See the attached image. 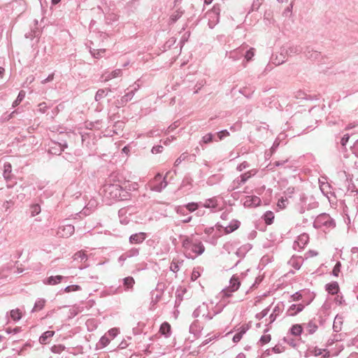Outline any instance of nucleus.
Masks as SVG:
<instances>
[{"instance_id": "nucleus-1", "label": "nucleus", "mask_w": 358, "mask_h": 358, "mask_svg": "<svg viewBox=\"0 0 358 358\" xmlns=\"http://www.w3.org/2000/svg\"><path fill=\"white\" fill-rule=\"evenodd\" d=\"M182 247L185 250V252L190 257H193L191 252L194 254V256L201 254L204 248L201 242L193 243L190 238L186 237L182 241Z\"/></svg>"}, {"instance_id": "nucleus-2", "label": "nucleus", "mask_w": 358, "mask_h": 358, "mask_svg": "<svg viewBox=\"0 0 358 358\" xmlns=\"http://www.w3.org/2000/svg\"><path fill=\"white\" fill-rule=\"evenodd\" d=\"M315 224L317 227H321V226L324 225V226H327L328 227H331L334 225L331 217L327 214H322V215L317 216V217L315 220Z\"/></svg>"}, {"instance_id": "nucleus-3", "label": "nucleus", "mask_w": 358, "mask_h": 358, "mask_svg": "<svg viewBox=\"0 0 358 358\" xmlns=\"http://www.w3.org/2000/svg\"><path fill=\"white\" fill-rule=\"evenodd\" d=\"M240 284L241 282L238 278L236 276H233L230 280V285L223 291L224 294L229 296L231 292H234L239 288Z\"/></svg>"}, {"instance_id": "nucleus-4", "label": "nucleus", "mask_w": 358, "mask_h": 358, "mask_svg": "<svg viewBox=\"0 0 358 358\" xmlns=\"http://www.w3.org/2000/svg\"><path fill=\"white\" fill-rule=\"evenodd\" d=\"M243 203L246 207H256L260 205L261 199L256 196H247Z\"/></svg>"}, {"instance_id": "nucleus-5", "label": "nucleus", "mask_w": 358, "mask_h": 358, "mask_svg": "<svg viewBox=\"0 0 358 358\" xmlns=\"http://www.w3.org/2000/svg\"><path fill=\"white\" fill-rule=\"evenodd\" d=\"M74 233V227L71 224H67L59 228L57 234L62 237H69Z\"/></svg>"}, {"instance_id": "nucleus-6", "label": "nucleus", "mask_w": 358, "mask_h": 358, "mask_svg": "<svg viewBox=\"0 0 358 358\" xmlns=\"http://www.w3.org/2000/svg\"><path fill=\"white\" fill-rule=\"evenodd\" d=\"M146 235L143 232L135 234L130 236L129 241L131 243L138 244L142 243L145 239Z\"/></svg>"}, {"instance_id": "nucleus-7", "label": "nucleus", "mask_w": 358, "mask_h": 358, "mask_svg": "<svg viewBox=\"0 0 358 358\" xmlns=\"http://www.w3.org/2000/svg\"><path fill=\"white\" fill-rule=\"evenodd\" d=\"M303 308L304 306L302 304H293L287 310V314L290 316H294L296 315L298 313L302 311Z\"/></svg>"}, {"instance_id": "nucleus-8", "label": "nucleus", "mask_w": 358, "mask_h": 358, "mask_svg": "<svg viewBox=\"0 0 358 358\" xmlns=\"http://www.w3.org/2000/svg\"><path fill=\"white\" fill-rule=\"evenodd\" d=\"M248 327L247 325H243L238 329V332L234 336L233 341L238 343L241 341L243 335L247 331Z\"/></svg>"}, {"instance_id": "nucleus-9", "label": "nucleus", "mask_w": 358, "mask_h": 358, "mask_svg": "<svg viewBox=\"0 0 358 358\" xmlns=\"http://www.w3.org/2000/svg\"><path fill=\"white\" fill-rule=\"evenodd\" d=\"M326 290L331 294H337L339 290L338 284L336 282L327 284L326 286Z\"/></svg>"}, {"instance_id": "nucleus-10", "label": "nucleus", "mask_w": 358, "mask_h": 358, "mask_svg": "<svg viewBox=\"0 0 358 358\" xmlns=\"http://www.w3.org/2000/svg\"><path fill=\"white\" fill-rule=\"evenodd\" d=\"M106 192H109L110 194H112L113 193H115L113 197H117L120 194H117L120 192V186L117 185H109L106 186Z\"/></svg>"}, {"instance_id": "nucleus-11", "label": "nucleus", "mask_w": 358, "mask_h": 358, "mask_svg": "<svg viewBox=\"0 0 358 358\" xmlns=\"http://www.w3.org/2000/svg\"><path fill=\"white\" fill-rule=\"evenodd\" d=\"M55 334V331H45L40 338L39 342L41 344H46L48 343V339L52 337Z\"/></svg>"}, {"instance_id": "nucleus-12", "label": "nucleus", "mask_w": 358, "mask_h": 358, "mask_svg": "<svg viewBox=\"0 0 358 358\" xmlns=\"http://www.w3.org/2000/svg\"><path fill=\"white\" fill-rule=\"evenodd\" d=\"M159 332L168 336L171 332V325L166 322L162 323L159 329Z\"/></svg>"}, {"instance_id": "nucleus-13", "label": "nucleus", "mask_w": 358, "mask_h": 358, "mask_svg": "<svg viewBox=\"0 0 358 358\" xmlns=\"http://www.w3.org/2000/svg\"><path fill=\"white\" fill-rule=\"evenodd\" d=\"M238 227L239 222L238 221H234L229 225L225 227L224 231L226 234L231 233L237 229Z\"/></svg>"}, {"instance_id": "nucleus-14", "label": "nucleus", "mask_w": 358, "mask_h": 358, "mask_svg": "<svg viewBox=\"0 0 358 358\" xmlns=\"http://www.w3.org/2000/svg\"><path fill=\"white\" fill-rule=\"evenodd\" d=\"M63 277L62 275L50 276L47 280V284L54 285L59 283Z\"/></svg>"}, {"instance_id": "nucleus-15", "label": "nucleus", "mask_w": 358, "mask_h": 358, "mask_svg": "<svg viewBox=\"0 0 358 358\" xmlns=\"http://www.w3.org/2000/svg\"><path fill=\"white\" fill-rule=\"evenodd\" d=\"M264 221H265L266 224H271L273 223V221L274 220V214L271 211H267L264 214Z\"/></svg>"}, {"instance_id": "nucleus-16", "label": "nucleus", "mask_w": 358, "mask_h": 358, "mask_svg": "<svg viewBox=\"0 0 358 358\" xmlns=\"http://www.w3.org/2000/svg\"><path fill=\"white\" fill-rule=\"evenodd\" d=\"M303 331V328L300 324H294L291 329V334L294 336H299Z\"/></svg>"}, {"instance_id": "nucleus-17", "label": "nucleus", "mask_w": 358, "mask_h": 358, "mask_svg": "<svg viewBox=\"0 0 358 358\" xmlns=\"http://www.w3.org/2000/svg\"><path fill=\"white\" fill-rule=\"evenodd\" d=\"M135 283L132 277H127L124 279V285L127 289L131 288Z\"/></svg>"}, {"instance_id": "nucleus-18", "label": "nucleus", "mask_w": 358, "mask_h": 358, "mask_svg": "<svg viewBox=\"0 0 358 358\" xmlns=\"http://www.w3.org/2000/svg\"><path fill=\"white\" fill-rule=\"evenodd\" d=\"M10 317L13 320H18L22 317V313L19 309H14L10 311Z\"/></svg>"}, {"instance_id": "nucleus-19", "label": "nucleus", "mask_w": 358, "mask_h": 358, "mask_svg": "<svg viewBox=\"0 0 358 358\" xmlns=\"http://www.w3.org/2000/svg\"><path fill=\"white\" fill-rule=\"evenodd\" d=\"M217 206V201L215 199H208L203 204V206L206 208H215Z\"/></svg>"}, {"instance_id": "nucleus-20", "label": "nucleus", "mask_w": 358, "mask_h": 358, "mask_svg": "<svg viewBox=\"0 0 358 358\" xmlns=\"http://www.w3.org/2000/svg\"><path fill=\"white\" fill-rule=\"evenodd\" d=\"M24 96H25V92L24 91L20 92L16 100L14 101V102L13 103V106L15 107L17 105H19L20 103V102L23 100Z\"/></svg>"}, {"instance_id": "nucleus-21", "label": "nucleus", "mask_w": 358, "mask_h": 358, "mask_svg": "<svg viewBox=\"0 0 358 358\" xmlns=\"http://www.w3.org/2000/svg\"><path fill=\"white\" fill-rule=\"evenodd\" d=\"M271 339V336L269 334H267V331H265L264 335L262 336L260 338V342L262 345L266 344L270 342Z\"/></svg>"}, {"instance_id": "nucleus-22", "label": "nucleus", "mask_w": 358, "mask_h": 358, "mask_svg": "<svg viewBox=\"0 0 358 358\" xmlns=\"http://www.w3.org/2000/svg\"><path fill=\"white\" fill-rule=\"evenodd\" d=\"M105 52V49L94 50L93 51H92V54L95 58H99L103 56Z\"/></svg>"}, {"instance_id": "nucleus-23", "label": "nucleus", "mask_w": 358, "mask_h": 358, "mask_svg": "<svg viewBox=\"0 0 358 358\" xmlns=\"http://www.w3.org/2000/svg\"><path fill=\"white\" fill-rule=\"evenodd\" d=\"M185 208L189 212H194L199 208V205L196 203L192 202V203H189L187 204L185 206Z\"/></svg>"}, {"instance_id": "nucleus-24", "label": "nucleus", "mask_w": 358, "mask_h": 358, "mask_svg": "<svg viewBox=\"0 0 358 358\" xmlns=\"http://www.w3.org/2000/svg\"><path fill=\"white\" fill-rule=\"evenodd\" d=\"M65 349V347L62 345H55L52 347V351L54 353H60L62 351H64Z\"/></svg>"}, {"instance_id": "nucleus-25", "label": "nucleus", "mask_w": 358, "mask_h": 358, "mask_svg": "<svg viewBox=\"0 0 358 358\" xmlns=\"http://www.w3.org/2000/svg\"><path fill=\"white\" fill-rule=\"evenodd\" d=\"M121 75V70L120 69H116L113 71L106 78V80H108L109 79L118 77Z\"/></svg>"}, {"instance_id": "nucleus-26", "label": "nucleus", "mask_w": 358, "mask_h": 358, "mask_svg": "<svg viewBox=\"0 0 358 358\" xmlns=\"http://www.w3.org/2000/svg\"><path fill=\"white\" fill-rule=\"evenodd\" d=\"M41 212V207L38 205H33L31 207V214L32 216H35Z\"/></svg>"}, {"instance_id": "nucleus-27", "label": "nucleus", "mask_w": 358, "mask_h": 358, "mask_svg": "<svg viewBox=\"0 0 358 358\" xmlns=\"http://www.w3.org/2000/svg\"><path fill=\"white\" fill-rule=\"evenodd\" d=\"M254 55H255V49L252 48L246 52L245 58L248 62L252 59V58L254 57Z\"/></svg>"}, {"instance_id": "nucleus-28", "label": "nucleus", "mask_w": 358, "mask_h": 358, "mask_svg": "<svg viewBox=\"0 0 358 358\" xmlns=\"http://www.w3.org/2000/svg\"><path fill=\"white\" fill-rule=\"evenodd\" d=\"M341 264L340 262H337L336 264L334 266L333 269V275L336 277H338L339 275V273L341 272Z\"/></svg>"}, {"instance_id": "nucleus-29", "label": "nucleus", "mask_w": 358, "mask_h": 358, "mask_svg": "<svg viewBox=\"0 0 358 358\" xmlns=\"http://www.w3.org/2000/svg\"><path fill=\"white\" fill-rule=\"evenodd\" d=\"M80 289V286L76 285H73L67 286L65 288V292H71L78 291Z\"/></svg>"}, {"instance_id": "nucleus-30", "label": "nucleus", "mask_w": 358, "mask_h": 358, "mask_svg": "<svg viewBox=\"0 0 358 358\" xmlns=\"http://www.w3.org/2000/svg\"><path fill=\"white\" fill-rule=\"evenodd\" d=\"M118 332H119V331L117 329L113 328L108 331V336H110V338H113L117 336Z\"/></svg>"}, {"instance_id": "nucleus-31", "label": "nucleus", "mask_w": 358, "mask_h": 358, "mask_svg": "<svg viewBox=\"0 0 358 358\" xmlns=\"http://www.w3.org/2000/svg\"><path fill=\"white\" fill-rule=\"evenodd\" d=\"M200 275H201L200 272L198 270L194 268L192 271V273L191 275V279L192 281H195L197 278H199L200 277Z\"/></svg>"}, {"instance_id": "nucleus-32", "label": "nucleus", "mask_w": 358, "mask_h": 358, "mask_svg": "<svg viewBox=\"0 0 358 358\" xmlns=\"http://www.w3.org/2000/svg\"><path fill=\"white\" fill-rule=\"evenodd\" d=\"M44 304H45V301H43V300L38 301V302L36 303L34 309L35 310H41L44 306Z\"/></svg>"}, {"instance_id": "nucleus-33", "label": "nucleus", "mask_w": 358, "mask_h": 358, "mask_svg": "<svg viewBox=\"0 0 358 358\" xmlns=\"http://www.w3.org/2000/svg\"><path fill=\"white\" fill-rule=\"evenodd\" d=\"M212 140H213V136L210 134H206V136H204L203 137V141L205 143H210L212 141Z\"/></svg>"}, {"instance_id": "nucleus-34", "label": "nucleus", "mask_w": 358, "mask_h": 358, "mask_svg": "<svg viewBox=\"0 0 358 358\" xmlns=\"http://www.w3.org/2000/svg\"><path fill=\"white\" fill-rule=\"evenodd\" d=\"M229 135V133L227 130L221 131L217 134V136L220 140H222L224 136H228Z\"/></svg>"}, {"instance_id": "nucleus-35", "label": "nucleus", "mask_w": 358, "mask_h": 358, "mask_svg": "<svg viewBox=\"0 0 358 358\" xmlns=\"http://www.w3.org/2000/svg\"><path fill=\"white\" fill-rule=\"evenodd\" d=\"M291 298L292 299L293 301H297L301 299L302 295L299 292H296L295 294L292 295Z\"/></svg>"}, {"instance_id": "nucleus-36", "label": "nucleus", "mask_w": 358, "mask_h": 358, "mask_svg": "<svg viewBox=\"0 0 358 358\" xmlns=\"http://www.w3.org/2000/svg\"><path fill=\"white\" fill-rule=\"evenodd\" d=\"M349 138H350V136L348 134H345L343 136V138H341V145L343 146L345 145V144L348 143V141H349Z\"/></svg>"}, {"instance_id": "nucleus-37", "label": "nucleus", "mask_w": 358, "mask_h": 358, "mask_svg": "<svg viewBox=\"0 0 358 358\" xmlns=\"http://www.w3.org/2000/svg\"><path fill=\"white\" fill-rule=\"evenodd\" d=\"M11 171V165L10 164H5L4 166V174H6L7 172L10 173ZM5 178H8V176L5 175Z\"/></svg>"}, {"instance_id": "nucleus-38", "label": "nucleus", "mask_w": 358, "mask_h": 358, "mask_svg": "<svg viewBox=\"0 0 358 358\" xmlns=\"http://www.w3.org/2000/svg\"><path fill=\"white\" fill-rule=\"evenodd\" d=\"M38 107H39L40 111H41L42 113L45 112V110L47 109V106H46V103L45 102L41 103L38 105Z\"/></svg>"}, {"instance_id": "nucleus-39", "label": "nucleus", "mask_w": 358, "mask_h": 358, "mask_svg": "<svg viewBox=\"0 0 358 358\" xmlns=\"http://www.w3.org/2000/svg\"><path fill=\"white\" fill-rule=\"evenodd\" d=\"M176 212L179 215H184L185 214V208L183 206H179L177 208Z\"/></svg>"}, {"instance_id": "nucleus-40", "label": "nucleus", "mask_w": 358, "mask_h": 358, "mask_svg": "<svg viewBox=\"0 0 358 358\" xmlns=\"http://www.w3.org/2000/svg\"><path fill=\"white\" fill-rule=\"evenodd\" d=\"M299 240L306 243L308 240V236L306 234H302L299 237Z\"/></svg>"}, {"instance_id": "nucleus-41", "label": "nucleus", "mask_w": 358, "mask_h": 358, "mask_svg": "<svg viewBox=\"0 0 358 358\" xmlns=\"http://www.w3.org/2000/svg\"><path fill=\"white\" fill-rule=\"evenodd\" d=\"M75 258H81L82 259H83L84 258H85V255L82 252H78L75 255Z\"/></svg>"}, {"instance_id": "nucleus-42", "label": "nucleus", "mask_w": 358, "mask_h": 358, "mask_svg": "<svg viewBox=\"0 0 358 358\" xmlns=\"http://www.w3.org/2000/svg\"><path fill=\"white\" fill-rule=\"evenodd\" d=\"M53 78H54V74L52 73V74L50 75L46 79L43 80L42 81V83L45 84L48 82H50L53 80Z\"/></svg>"}, {"instance_id": "nucleus-43", "label": "nucleus", "mask_w": 358, "mask_h": 358, "mask_svg": "<svg viewBox=\"0 0 358 358\" xmlns=\"http://www.w3.org/2000/svg\"><path fill=\"white\" fill-rule=\"evenodd\" d=\"M171 269L173 271V272H176L178 271V266L177 264L176 263H172L171 264Z\"/></svg>"}, {"instance_id": "nucleus-44", "label": "nucleus", "mask_w": 358, "mask_h": 358, "mask_svg": "<svg viewBox=\"0 0 358 358\" xmlns=\"http://www.w3.org/2000/svg\"><path fill=\"white\" fill-rule=\"evenodd\" d=\"M250 177V175L248 176V173H245L244 175L242 176V182H245Z\"/></svg>"}, {"instance_id": "nucleus-45", "label": "nucleus", "mask_w": 358, "mask_h": 358, "mask_svg": "<svg viewBox=\"0 0 358 358\" xmlns=\"http://www.w3.org/2000/svg\"><path fill=\"white\" fill-rule=\"evenodd\" d=\"M3 73H4V69L2 67H0V78L3 77Z\"/></svg>"}, {"instance_id": "nucleus-46", "label": "nucleus", "mask_w": 358, "mask_h": 358, "mask_svg": "<svg viewBox=\"0 0 358 358\" xmlns=\"http://www.w3.org/2000/svg\"><path fill=\"white\" fill-rule=\"evenodd\" d=\"M191 220H192V217H188L187 219L183 220L182 222L187 223V222H190Z\"/></svg>"}, {"instance_id": "nucleus-47", "label": "nucleus", "mask_w": 358, "mask_h": 358, "mask_svg": "<svg viewBox=\"0 0 358 358\" xmlns=\"http://www.w3.org/2000/svg\"><path fill=\"white\" fill-rule=\"evenodd\" d=\"M162 178V176L160 174H158L155 176V179L156 180H159Z\"/></svg>"}, {"instance_id": "nucleus-48", "label": "nucleus", "mask_w": 358, "mask_h": 358, "mask_svg": "<svg viewBox=\"0 0 358 358\" xmlns=\"http://www.w3.org/2000/svg\"><path fill=\"white\" fill-rule=\"evenodd\" d=\"M213 0H204L206 4H210Z\"/></svg>"}, {"instance_id": "nucleus-49", "label": "nucleus", "mask_w": 358, "mask_h": 358, "mask_svg": "<svg viewBox=\"0 0 358 358\" xmlns=\"http://www.w3.org/2000/svg\"><path fill=\"white\" fill-rule=\"evenodd\" d=\"M61 0H52L53 4H57Z\"/></svg>"}, {"instance_id": "nucleus-50", "label": "nucleus", "mask_w": 358, "mask_h": 358, "mask_svg": "<svg viewBox=\"0 0 358 358\" xmlns=\"http://www.w3.org/2000/svg\"><path fill=\"white\" fill-rule=\"evenodd\" d=\"M122 150H123L124 152H127V148L126 147H124V148L122 149Z\"/></svg>"}, {"instance_id": "nucleus-51", "label": "nucleus", "mask_w": 358, "mask_h": 358, "mask_svg": "<svg viewBox=\"0 0 358 358\" xmlns=\"http://www.w3.org/2000/svg\"><path fill=\"white\" fill-rule=\"evenodd\" d=\"M351 127H352V125H350V124H349V125L348 126V129H350V128H351Z\"/></svg>"}, {"instance_id": "nucleus-52", "label": "nucleus", "mask_w": 358, "mask_h": 358, "mask_svg": "<svg viewBox=\"0 0 358 358\" xmlns=\"http://www.w3.org/2000/svg\"><path fill=\"white\" fill-rule=\"evenodd\" d=\"M284 203V201H283V200H282V201H281V205H284V203Z\"/></svg>"}, {"instance_id": "nucleus-53", "label": "nucleus", "mask_w": 358, "mask_h": 358, "mask_svg": "<svg viewBox=\"0 0 358 358\" xmlns=\"http://www.w3.org/2000/svg\"><path fill=\"white\" fill-rule=\"evenodd\" d=\"M130 358H132V357H130Z\"/></svg>"}, {"instance_id": "nucleus-54", "label": "nucleus", "mask_w": 358, "mask_h": 358, "mask_svg": "<svg viewBox=\"0 0 358 358\" xmlns=\"http://www.w3.org/2000/svg\"><path fill=\"white\" fill-rule=\"evenodd\" d=\"M357 143H358V140H357Z\"/></svg>"}]
</instances>
